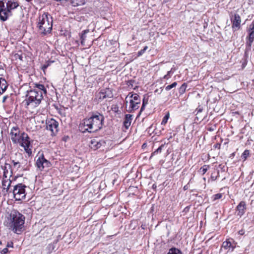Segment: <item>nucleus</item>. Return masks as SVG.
I'll use <instances>...</instances> for the list:
<instances>
[{
	"label": "nucleus",
	"mask_w": 254,
	"mask_h": 254,
	"mask_svg": "<svg viewBox=\"0 0 254 254\" xmlns=\"http://www.w3.org/2000/svg\"><path fill=\"white\" fill-rule=\"evenodd\" d=\"M222 197V194L221 193H217L212 196V199L213 201H215L217 199H220Z\"/></svg>",
	"instance_id": "nucleus-31"
},
{
	"label": "nucleus",
	"mask_w": 254,
	"mask_h": 254,
	"mask_svg": "<svg viewBox=\"0 0 254 254\" xmlns=\"http://www.w3.org/2000/svg\"><path fill=\"white\" fill-rule=\"evenodd\" d=\"M17 56L19 60H20L21 61H22L23 57L21 55H18Z\"/></svg>",
	"instance_id": "nucleus-44"
},
{
	"label": "nucleus",
	"mask_w": 254,
	"mask_h": 254,
	"mask_svg": "<svg viewBox=\"0 0 254 254\" xmlns=\"http://www.w3.org/2000/svg\"><path fill=\"white\" fill-rule=\"evenodd\" d=\"M209 166L207 165H203L201 167L200 169V172L202 173V175H204L208 170Z\"/></svg>",
	"instance_id": "nucleus-27"
},
{
	"label": "nucleus",
	"mask_w": 254,
	"mask_h": 254,
	"mask_svg": "<svg viewBox=\"0 0 254 254\" xmlns=\"http://www.w3.org/2000/svg\"><path fill=\"white\" fill-rule=\"evenodd\" d=\"M219 176V172L218 171L217 172H214L212 173L211 175V180L213 181H215Z\"/></svg>",
	"instance_id": "nucleus-25"
},
{
	"label": "nucleus",
	"mask_w": 254,
	"mask_h": 254,
	"mask_svg": "<svg viewBox=\"0 0 254 254\" xmlns=\"http://www.w3.org/2000/svg\"><path fill=\"white\" fill-rule=\"evenodd\" d=\"M0 252L1 254H6L8 253V248L7 247L5 248L2 250H0Z\"/></svg>",
	"instance_id": "nucleus-34"
},
{
	"label": "nucleus",
	"mask_w": 254,
	"mask_h": 254,
	"mask_svg": "<svg viewBox=\"0 0 254 254\" xmlns=\"http://www.w3.org/2000/svg\"><path fill=\"white\" fill-rule=\"evenodd\" d=\"M105 143L104 141H99L97 139H93L91 141L90 147L94 150H96L100 148Z\"/></svg>",
	"instance_id": "nucleus-17"
},
{
	"label": "nucleus",
	"mask_w": 254,
	"mask_h": 254,
	"mask_svg": "<svg viewBox=\"0 0 254 254\" xmlns=\"http://www.w3.org/2000/svg\"><path fill=\"white\" fill-rule=\"evenodd\" d=\"M230 20L233 32L237 31L241 28V18L238 14L235 13L234 15L231 16Z\"/></svg>",
	"instance_id": "nucleus-13"
},
{
	"label": "nucleus",
	"mask_w": 254,
	"mask_h": 254,
	"mask_svg": "<svg viewBox=\"0 0 254 254\" xmlns=\"http://www.w3.org/2000/svg\"><path fill=\"white\" fill-rule=\"evenodd\" d=\"M113 96L112 91L111 89L107 88L102 89L96 96V99L98 102H102L107 98H111Z\"/></svg>",
	"instance_id": "nucleus-11"
},
{
	"label": "nucleus",
	"mask_w": 254,
	"mask_h": 254,
	"mask_svg": "<svg viewBox=\"0 0 254 254\" xmlns=\"http://www.w3.org/2000/svg\"><path fill=\"white\" fill-rule=\"evenodd\" d=\"M26 0L27 1L29 2V1H30L31 0Z\"/></svg>",
	"instance_id": "nucleus-45"
},
{
	"label": "nucleus",
	"mask_w": 254,
	"mask_h": 254,
	"mask_svg": "<svg viewBox=\"0 0 254 254\" xmlns=\"http://www.w3.org/2000/svg\"><path fill=\"white\" fill-rule=\"evenodd\" d=\"M104 119L103 116L100 114L93 115L83 120L82 123L80 124L79 128L84 129L83 132H94L102 128Z\"/></svg>",
	"instance_id": "nucleus-2"
},
{
	"label": "nucleus",
	"mask_w": 254,
	"mask_h": 254,
	"mask_svg": "<svg viewBox=\"0 0 254 254\" xmlns=\"http://www.w3.org/2000/svg\"><path fill=\"white\" fill-rule=\"evenodd\" d=\"M248 35L246 37V45L251 48L254 41V19L247 29Z\"/></svg>",
	"instance_id": "nucleus-9"
},
{
	"label": "nucleus",
	"mask_w": 254,
	"mask_h": 254,
	"mask_svg": "<svg viewBox=\"0 0 254 254\" xmlns=\"http://www.w3.org/2000/svg\"><path fill=\"white\" fill-rule=\"evenodd\" d=\"M49 66V64H45L42 65V69L43 71H45V70Z\"/></svg>",
	"instance_id": "nucleus-38"
},
{
	"label": "nucleus",
	"mask_w": 254,
	"mask_h": 254,
	"mask_svg": "<svg viewBox=\"0 0 254 254\" xmlns=\"http://www.w3.org/2000/svg\"><path fill=\"white\" fill-rule=\"evenodd\" d=\"M10 135L13 143H18L22 137V133H20V129L17 126H15L10 129Z\"/></svg>",
	"instance_id": "nucleus-12"
},
{
	"label": "nucleus",
	"mask_w": 254,
	"mask_h": 254,
	"mask_svg": "<svg viewBox=\"0 0 254 254\" xmlns=\"http://www.w3.org/2000/svg\"><path fill=\"white\" fill-rule=\"evenodd\" d=\"M173 73V68H172L170 71H168L167 74L164 76L163 78L165 79H168L169 78L171 77Z\"/></svg>",
	"instance_id": "nucleus-30"
},
{
	"label": "nucleus",
	"mask_w": 254,
	"mask_h": 254,
	"mask_svg": "<svg viewBox=\"0 0 254 254\" xmlns=\"http://www.w3.org/2000/svg\"><path fill=\"white\" fill-rule=\"evenodd\" d=\"M26 186L22 184L15 185L13 190L14 198L16 200H21L25 198Z\"/></svg>",
	"instance_id": "nucleus-7"
},
{
	"label": "nucleus",
	"mask_w": 254,
	"mask_h": 254,
	"mask_svg": "<svg viewBox=\"0 0 254 254\" xmlns=\"http://www.w3.org/2000/svg\"><path fill=\"white\" fill-rule=\"evenodd\" d=\"M89 32V30H84L82 31V34H84V35H86L88 32Z\"/></svg>",
	"instance_id": "nucleus-42"
},
{
	"label": "nucleus",
	"mask_w": 254,
	"mask_h": 254,
	"mask_svg": "<svg viewBox=\"0 0 254 254\" xmlns=\"http://www.w3.org/2000/svg\"><path fill=\"white\" fill-rule=\"evenodd\" d=\"M12 162H13V165L15 167L17 168V169H18L20 167V164L19 162H15L14 161H13Z\"/></svg>",
	"instance_id": "nucleus-35"
},
{
	"label": "nucleus",
	"mask_w": 254,
	"mask_h": 254,
	"mask_svg": "<svg viewBox=\"0 0 254 254\" xmlns=\"http://www.w3.org/2000/svg\"><path fill=\"white\" fill-rule=\"evenodd\" d=\"M250 152L248 150H245L242 154V157L246 159L247 157L249 155Z\"/></svg>",
	"instance_id": "nucleus-32"
},
{
	"label": "nucleus",
	"mask_w": 254,
	"mask_h": 254,
	"mask_svg": "<svg viewBox=\"0 0 254 254\" xmlns=\"http://www.w3.org/2000/svg\"><path fill=\"white\" fill-rule=\"evenodd\" d=\"M126 105L128 103V101H129V106L127 110V112L130 113L139 108L141 100L138 94L136 93L133 94L132 93H129L126 97Z\"/></svg>",
	"instance_id": "nucleus-6"
},
{
	"label": "nucleus",
	"mask_w": 254,
	"mask_h": 254,
	"mask_svg": "<svg viewBox=\"0 0 254 254\" xmlns=\"http://www.w3.org/2000/svg\"><path fill=\"white\" fill-rule=\"evenodd\" d=\"M148 104V99H145V97H144L143 99L142 104L146 105Z\"/></svg>",
	"instance_id": "nucleus-39"
},
{
	"label": "nucleus",
	"mask_w": 254,
	"mask_h": 254,
	"mask_svg": "<svg viewBox=\"0 0 254 254\" xmlns=\"http://www.w3.org/2000/svg\"><path fill=\"white\" fill-rule=\"evenodd\" d=\"M165 146V144H162L160 146H159L157 149H156L154 152H153L151 154L150 158H151L154 155H155L158 153H160L162 152L163 148Z\"/></svg>",
	"instance_id": "nucleus-21"
},
{
	"label": "nucleus",
	"mask_w": 254,
	"mask_h": 254,
	"mask_svg": "<svg viewBox=\"0 0 254 254\" xmlns=\"http://www.w3.org/2000/svg\"><path fill=\"white\" fill-rule=\"evenodd\" d=\"M177 85V82H174L172 84L166 86L165 87V90L166 91H169V90H171V89H172V88H173L174 87H176Z\"/></svg>",
	"instance_id": "nucleus-26"
},
{
	"label": "nucleus",
	"mask_w": 254,
	"mask_h": 254,
	"mask_svg": "<svg viewBox=\"0 0 254 254\" xmlns=\"http://www.w3.org/2000/svg\"><path fill=\"white\" fill-rule=\"evenodd\" d=\"M53 17L48 12L39 15L37 22V27L40 35L45 36L51 32L53 27Z\"/></svg>",
	"instance_id": "nucleus-4"
},
{
	"label": "nucleus",
	"mask_w": 254,
	"mask_h": 254,
	"mask_svg": "<svg viewBox=\"0 0 254 254\" xmlns=\"http://www.w3.org/2000/svg\"><path fill=\"white\" fill-rule=\"evenodd\" d=\"M247 209V205L246 202L241 201L236 207L237 215L240 217L242 216L246 212Z\"/></svg>",
	"instance_id": "nucleus-16"
},
{
	"label": "nucleus",
	"mask_w": 254,
	"mask_h": 254,
	"mask_svg": "<svg viewBox=\"0 0 254 254\" xmlns=\"http://www.w3.org/2000/svg\"><path fill=\"white\" fill-rule=\"evenodd\" d=\"M19 5L16 0H0V19L2 21H6L12 15V11Z\"/></svg>",
	"instance_id": "nucleus-5"
},
{
	"label": "nucleus",
	"mask_w": 254,
	"mask_h": 254,
	"mask_svg": "<svg viewBox=\"0 0 254 254\" xmlns=\"http://www.w3.org/2000/svg\"><path fill=\"white\" fill-rule=\"evenodd\" d=\"M13 244L12 242H8L6 245V247L8 248H13Z\"/></svg>",
	"instance_id": "nucleus-37"
},
{
	"label": "nucleus",
	"mask_w": 254,
	"mask_h": 254,
	"mask_svg": "<svg viewBox=\"0 0 254 254\" xmlns=\"http://www.w3.org/2000/svg\"><path fill=\"white\" fill-rule=\"evenodd\" d=\"M146 105H142V107L141 108V109H140V111L142 112V111H143V110L144 109Z\"/></svg>",
	"instance_id": "nucleus-43"
},
{
	"label": "nucleus",
	"mask_w": 254,
	"mask_h": 254,
	"mask_svg": "<svg viewBox=\"0 0 254 254\" xmlns=\"http://www.w3.org/2000/svg\"><path fill=\"white\" fill-rule=\"evenodd\" d=\"M32 85L33 88L27 91L24 101L27 108L32 109L38 107L43 99V94H47V90L43 84L35 83Z\"/></svg>",
	"instance_id": "nucleus-1"
},
{
	"label": "nucleus",
	"mask_w": 254,
	"mask_h": 254,
	"mask_svg": "<svg viewBox=\"0 0 254 254\" xmlns=\"http://www.w3.org/2000/svg\"><path fill=\"white\" fill-rule=\"evenodd\" d=\"M18 143H19L21 146L24 148V150L29 155L32 154V150L30 148V138L26 133L22 132V137H21Z\"/></svg>",
	"instance_id": "nucleus-8"
},
{
	"label": "nucleus",
	"mask_w": 254,
	"mask_h": 254,
	"mask_svg": "<svg viewBox=\"0 0 254 254\" xmlns=\"http://www.w3.org/2000/svg\"><path fill=\"white\" fill-rule=\"evenodd\" d=\"M245 232V231L244 230L242 229L238 232V234L240 235H244Z\"/></svg>",
	"instance_id": "nucleus-40"
},
{
	"label": "nucleus",
	"mask_w": 254,
	"mask_h": 254,
	"mask_svg": "<svg viewBox=\"0 0 254 254\" xmlns=\"http://www.w3.org/2000/svg\"><path fill=\"white\" fill-rule=\"evenodd\" d=\"M50 165V162L45 158L43 154L39 156L36 162V167L41 171L45 167H49Z\"/></svg>",
	"instance_id": "nucleus-14"
},
{
	"label": "nucleus",
	"mask_w": 254,
	"mask_h": 254,
	"mask_svg": "<svg viewBox=\"0 0 254 254\" xmlns=\"http://www.w3.org/2000/svg\"><path fill=\"white\" fill-rule=\"evenodd\" d=\"M187 87V84L186 83H184L179 89V92L180 94H184Z\"/></svg>",
	"instance_id": "nucleus-23"
},
{
	"label": "nucleus",
	"mask_w": 254,
	"mask_h": 254,
	"mask_svg": "<svg viewBox=\"0 0 254 254\" xmlns=\"http://www.w3.org/2000/svg\"><path fill=\"white\" fill-rule=\"evenodd\" d=\"M46 128L51 131L52 135H55L59 130V123L54 119L46 120Z\"/></svg>",
	"instance_id": "nucleus-10"
},
{
	"label": "nucleus",
	"mask_w": 254,
	"mask_h": 254,
	"mask_svg": "<svg viewBox=\"0 0 254 254\" xmlns=\"http://www.w3.org/2000/svg\"><path fill=\"white\" fill-rule=\"evenodd\" d=\"M11 181L8 179H3L2 181V187L3 189L7 191L9 189L10 186Z\"/></svg>",
	"instance_id": "nucleus-20"
},
{
	"label": "nucleus",
	"mask_w": 254,
	"mask_h": 254,
	"mask_svg": "<svg viewBox=\"0 0 254 254\" xmlns=\"http://www.w3.org/2000/svg\"><path fill=\"white\" fill-rule=\"evenodd\" d=\"M8 96H4L3 97V99H2V103H4L6 101V100L7 99Z\"/></svg>",
	"instance_id": "nucleus-41"
},
{
	"label": "nucleus",
	"mask_w": 254,
	"mask_h": 254,
	"mask_svg": "<svg viewBox=\"0 0 254 254\" xmlns=\"http://www.w3.org/2000/svg\"><path fill=\"white\" fill-rule=\"evenodd\" d=\"M168 254H183L182 252L175 248H171L169 250Z\"/></svg>",
	"instance_id": "nucleus-22"
},
{
	"label": "nucleus",
	"mask_w": 254,
	"mask_h": 254,
	"mask_svg": "<svg viewBox=\"0 0 254 254\" xmlns=\"http://www.w3.org/2000/svg\"><path fill=\"white\" fill-rule=\"evenodd\" d=\"M1 244V242H0V244Z\"/></svg>",
	"instance_id": "nucleus-46"
},
{
	"label": "nucleus",
	"mask_w": 254,
	"mask_h": 254,
	"mask_svg": "<svg viewBox=\"0 0 254 254\" xmlns=\"http://www.w3.org/2000/svg\"><path fill=\"white\" fill-rule=\"evenodd\" d=\"M7 87V82L3 78L0 77V94H2Z\"/></svg>",
	"instance_id": "nucleus-19"
},
{
	"label": "nucleus",
	"mask_w": 254,
	"mask_h": 254,
	"mask_svg": "<svg viewBox=\"0 0 254 254\" xmlns=\"http://www.w3.org/2000/svg\"><path fill=\"white\" fill-rule=\"evenodd\" d=\"M133 116L130 114H126L123 122L124 127L126 129H128L131 125L132 120Z\"/></svg>",
	"instance_id": "nucleus-18"
},
{
	"label": "nucleus",
	"mask_w": 254,
	"mask_h": 254,
	"mask_svg": "<svg viewBox=\"0 0 254 254\" xmlns=\"http://www.w3.org/2000/svg\"><path fill=\"white\" fill-rule=\"evenodd\" d=\"M86 38V35H84V34H82L80 36V39H81V44H83V41L85 40Z\"/></svg>",
	"instance_id": "nucleus-36"
},
{
	"label": "nucleus",
	"mask_w": 254,
	"mask_h": 254,
	"mask_svg": "<svg viewBox=\"0 0 254 254\" xmlns=\"http://www.w3.org/2000/svg\"><path fill=\"white\" fill-rule=\"evenodd\" d=\"M148 49V47L147 46H145L143 49L140 50L139 51H138V53H137V55L138 56H141L144 52L145 51Z\"/></svg>",
	"instance_id": "nucleus-33"
},
{
	"label": "nucleus",
	"mask_w": 254,
	"mask_h": 254,
	"mask_svg": "<svg viewBox=\"0 0 254 254\" xmlns=\"http://www.w3.org/2000/svg\"><path fill=\"white\" fill-rule=\"evenodd\" d=\"M84 0H75V1L73 2V5L74 6H77L79 5H82L84 4Z\"/></svg>",
	"instance_id": "nucleus-29"
},
{
	"label": "nucleus",
	"mask_w": 254,
	"mask_h": 254,
	"mask_svg": "<svg viewBox=\"0 0 254 254\" xmlns=\"http://www.w3.org/2000/svg\"><path fill=\"white\" fill-rule=\"evenodd\" d=\"M236 244L237 243L233 239H228L223 242L222 248L228 251L233 252L236 247Z\"/></svg>",
	"instance_id": "nucleus-15"
},
{
	"label": "nucleus",
	"mask_w": 254,
	"mask_h": 254,
	"mask_svg": "<svg viewBox=\"0 0 254 254\" xmlns=\"http://www.w3.org/2000/svg\"><path fill=\"white\" fill-rule=\"evenodd\" d=\"M25 217L16 210H12L9 215L7 226L14 233L21 234L24 230Z\"/></svg>",
	"instance_id": "nucleus-3"
},
{
	"label": "nucleus",
	"mask_w": 254,
	"mask_h": 254,
	"mask_svg": "<svg viewBox=\"0 0 254 254\" xmlns=\"http://www.w3.org/2000/svg\"><path fill=\"white\" fill-rule=\"evenodd\" d=\"M170 117V114L168 112L165 116L163 117V120L161 122L162 125H165L167 123L168 120Z\"/></svg>",
	"instance_id": "nucleus-24"
},
{
	"label": "nucleus",
	"mask_w": 254,
	"mask_h": 254,
	"mask_svg": "<svg viewBox=\"0 0 254 254\" xmlns=\"http://www.w3.org/2000/svg\"><path fill=\"white\" fill-rule=\"evenodd\" d=\"M203 111V108L202 107H201L200 106H199L196 109V110H195V112L194 113H195V115L196 116H197L198 114L199 113H201ZM196 118L197 119V120L198 121V116H197L196 117Z\"/></svg>",
	"instance_id": "nucleus-28"
}]
</instances>
